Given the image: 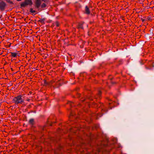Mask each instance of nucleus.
Returning a JSON list of instances; mask_svg holds the SVG:
<instances>
[{"instance_id": "1", "label": "nucleus", "mask_w": 154, "mask_h": 154, "mask_svg": "<svg viewBox=\"0 0 154 154\" xmlns=\"http://www.w3.org/2000/svg\"><path fill=\"white\" fill-rule=\"evenodd\" d=\"M22 96L20 95L15 97L13 99V102L15 104H22L24 101V100L22 98Z\"/></svg>"}, {"instance_id": "2", "label": "nucleus", "mask_w": 154, "mask_h": 154, "mask_svg": "<svg viewBox=\"0 0 154 154\" xmlns=\"http://www.w3.org/2000/svg\"><path fill=\"white\" fill-rule=\"evenodd\" d=\"M32 2L31 0H25V1L22 2L20 4L21 7H25L28 5H31Z\"/></svg>"}, {"instance_id": "3", "label": "nucleus", "mask_w": 154, "mask_h": 154, "mask_svg": "<svg viewBox=\"0 0 154 154\" xmlns=\"http://www.w3.org/2000/svg\"><path fill=\"white\" fill-rule=\"evenodd\" d=\"M6 6V4L5 2L2 1L0 2V10L2 11L4 10Z\"/></svg>"}, {"instance_id": "4", "label": "nucleus", "mask_w": 154, "mask_h": 154, "mask_svg": "<svg viewBox=\"0 0 154 154\" xmlns=\"http://www.w3.org/2000/svg\"><path fill=\"white\" fill-rule=\"evenodd\" d=\"M154 67L152 63L151 62H149L148 65L146 67V68L147 69L151 70Z\"/></svg>"}, {"instance_id": "5", "label": "nucleus", "mask_w": 154, "mask_h": 154, "mask_svg": "<svg viewBox=\"0 0 154 154\" xmlns=\"http://www.w3.org/2000/svg\"><path fill=\"white\" fill-rule=\"evenodd\" d=\"M36 2L35 3V7L37 8H38L41 4V1L40 0H36Z\"/></svg>"}, {"instance_id": "6", "label": "nucleus", "mask_w": 154, "mask_h": 154, "mask_svg": "<svg viewBox=\"0 0 154 154\" xmlns=\"http://www.w3.org/2000/svg\"><path fill=\"white\" fill-rule=\"evenodd\" d=\"M85 13L89 14H90V11L89 10V8L87 6H86L85 7Z\"/></svg>"}, {"instance_id": "7", "label": "nucleus", "mask_w": 154, "mask_h": 154, "mask_svg": "<svg viewBox=\"0 0 154 154\" xmlns=\"http://www.w3.org/2000/svg\"><path fill=\"white\" fill-rule=\"evenodd\" d=\"M12 57H16L17 56V53L14 52H11Z\"/></svg>"}, {"instance_id": "8", "label": "nucleus", "mask_w": 154, "mask_h": 154, "mask_svg": "<svg viewBox=\"0 0 154 154\" xmlns=\"http://www.w3.org/2000/svg\"><path fill=\"white\" fill-rule=\"evenodd\" d=\"M34 119H30L29 121V123L32 125H33L34 124Z\"/></svg>"}, {"instance_id": "9", "label": "nucleus", "mask_w": 154, "mask_h": 154, "mask_svg": "<svg viewBox=\"0 0 154 154\" xmlns=\"http://www.w3.org/2000/svg\"><path fill=\"white\" fill-rule=\"evenodd\" d=\"M30 12H31L32 13H34L35 12V11L34 10H33V9L32 8H30Z\"/></svg>"}, {"instance_id": "10", "label": "nucleus", "mask_w": 154, "mask_h": 154, "mask_svg": "<svg viewBox=\"0 0 154 154\" xmlns=\"http://www.w3.org/2000/svg\"><path fill=\"white\" fill-rule=\"evenodd\" d=\"M46 4L45 3H44L42 5L41 7L42 8H44L46 7Z\"/></svg>"}, {"instance_id": "11", "label": "nucleus", "mask_w": 154, "mask_h": 154, "mask_svg": "<svg viewBox=\"0 0 154 154\" xmlns=\"http://www.w3.org/2000/svg\"><path fill=\"white\" fill-rule=\"evenodd\" d=\"M7 1V2L10 3V4H13V2L12 1H11L10 0H6Z\"/></svg>"}, {"instance_id": "12", "label": "nucleus", "mask_w": 154, "mask_h": 154, "mask_svg": "<svg viewBox=\"0 0 154 154\" xmlns=\"http://www.w3.org/2000/svg\"><path fill=\"white\" fill-rule=\"evenodd\" d=\"M101 92L100 91L99 92L98 94V97L100 98V95H101Z\"/></svg>"}, {"instance_id": "13", "label": "nucleus", "mask_w": 154, "mask_h": 154, "mask_svg": "<svg viewBox=\"0 0 154 154\" xmlns=\"http://www.w3.org/2000/svg\"><path fill=\"white\" fill-rule=\"evenodd\" d=\"M56 25H57V26H59L58 23L57 22L56 23Z\"/></svg>"}, {"instance_id": "14", "label": "nucleus", "mask_w": 154, "mask_h": 154, "mask_svg": "<svg viewBox=\"0 0 154 154\" xmlns=\"http://www.w3.org/2000/svg\"><path fill=\"white\" fill-rule=\"evenodd\" d=\"M17 0L18 1H21V0Z\"/></svg>"}, {"instance_id": "15", "label": "nucleus", "mask_w": 154, "mask_h": 154, "mask_svg": "<svg viewBox=\"0 0 154 154\" xmlns=\"http://www.w3.org/2000/svg\"><path fill=\"white\" fill-rule=\"evenodd\" d=\"M29 100H27V101H29Z\"/></svg>"}, {"instance_id": "16", "label": "nucleus", "mask_w": 154, "mask_h": 154, "mask_svg": "<svg viewBox=\"0 0 154 154\" xmlns=\"http://www.w3.org/2000/svg\"><path fill=\"white\" fill-rule=\"evenodd\" d=\"M153 38H154V37H153Z\"/></svg>"}]
</instances>
